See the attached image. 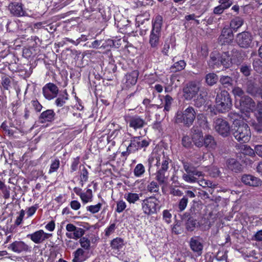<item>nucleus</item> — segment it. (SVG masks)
<instances>
[{
  "mask_svg": "<svg viewBox=\"0 0 262 262\" xmlns=\"http://www.w3.org/2000/svg\"><path fill=\"white\" fill-rule=\"evenodd\" d=\"M236 42L242 48H248L253 45V37L249 32H243L237 34Z\"/></svg>",
  "mask_w": 262,
  "mask_h": 262,
  "instance_id": "9d476101",
  "label": "nucleus"
},
{
  "mask_svg": "<svg viewBox=\"0 0 262 262\" xmlns=\"http://www.w3.org/2000/svg\"><path fill=\"white\" fill-rule=\"evenodd\" d=\"M243 150L244 154L251 156H254L255 155V150L252 149L248 145H244V148H243Z\"/></svg>",
  "mask_w": 262,
  "mask_h": 262,
  "instance_id": "4d7b16f0",
  "label": "nucleus"
},
{
  "mask_svg": "<svg viewBox=\"0 0 262 262\" xmlns=\"http://www.w3.org/2000/svg\"><path fill=\"white\" fill-rule=\"evenodd\" d=\"M196 225V221L192 218H189L186 224V228L188 231H193Z\"/></svg>",
  "mask_w": 262,
  "mask_h": 262,
  "instance_id": "de8ad7c7",
  "label": "nucleus"
},
{
  "mask_svg": "<svg viewBox=\"0 0 262 262\" xmlns=\"http://www.w3.org/2000/svg\"><path fill=\"white\" fill-rule=\"evenodd\" d=\"M169 159L163 152H152L148 159V172H154L156 169V179L160 184L165 183L167 179V171L169 168Z\"/></svg>",
  "mask_w": 262,
  "mask_h": 262,
  "instance_id": "f257e3e1",
  "label": "nucleus"
},
{
  "mask_svg": "<svg viewBox=\"0 0 262 262\" xmlns=\"http://www.w3.org/2000/svg\"><path fill=\"white\" fill-rule=\"evenodd\" d=\"M149 145V141L141 137H134L131 138L129 145V150L135 152L138 150H145V148Z\"/></svg>",
  "mask_w": 262,
  "mask_h": 262,
  "instance_id": "1a4fd4ad",
  "label": "nucleus"
},
{
  "mask_svg": "<svg viewBox=\"0 0 262 262\" xmlns=\"http://www.w3.org/2000/svg\"><path fill=\"white\" fill-rule=\"evenodd\" d=\"M243 23L244 20L242 18L236 17L231 21L230 27L233 30L236 31L243 25Z\"/></svg>",
  "mask_w": 262,
  "mask_h": 262,
  "instance_id": "2f4dec72",
  "label": "nucleus"
},
{
  "mask_svg": "<svg viewBox=\"0 0 262 262\" xmlns=\"http://www.w3.org/2000/svg\"><path fill=\"white\" fill-rule=\"evenodd\" d=\"M126 207V203L123 200L119 201L117 203V208L116 211L118 213L122 212Z\"/></svg>",
  "mask_w": 262,
  "mask_h": 262,
  "instance_id": "603ef678",
  "label": "nucleus"
},
{
  "mask_svg": "<svg viewBox=\"0 0 262 262\" xmlns=\"http://www.w3.org/2000/svg\"><path fill=\"white\" fill-rule=\"evenodd\" d=\"M191 141L192 139H191L189 136H185L182 139V144L186 147H189L191 145Z\"/></svg>",
  "mask_w": 262,
  "mask_h": 262,
  "instance_id": "e2e57ef3",
  "label": "nucleus"
},
{
  "mask_svg": "<svg viewBox=\"0 0 262 262\" xmlns=\"http://www.w3.org/2000/svg\"><path fill=\"white\" fill-rule=\"evenodd\" d=\"M233 135L235 139L239 142L246 143L251 138V133L249 126L243 121H234Z\"/></svg>",
  "mask_w": 262,
  "mask_h": 262,
  "instance_id": "7ed1b4c3",
  "label": "nucleus"
},
{
  "mask_svg": "<svg viewBox=\"0 0 262 262\" xmlns=\"http://www.w3.org/2000/svg\"><path fill=\"white\" fill-rule=\"evenodd\" d=\"M214 128L220 135L227 136L230 133V126L227 121L222 118H218L215 121Z\"/></svg>",
  "mask_w": 262,
  "mask_h": 262,
  "instance_id": "f8f14e48",
  "label": "nucleus"
},
{
  "mask_svg": "<svg viewBox=\"0 0 262 262\" xmlns=\"http://www.w3.org/2000/svg\"><path fill=\"white\" fill-rule=\"evenodd\" d=\"M162 20L161 16L157 15L152 21V29L150 32L149 40V42L152 48H155L159 45Z\"/></svg>",
  "mask_w": 262,
  "mask_h": 262,
  "instance_id": "39448f33",
  "label": "nucleus"
},
{
  "mask_svg": "<svg viewBox=\"0 0 262 262\" xmlns=\"http://www.w3.org/2000/svg\"><path fill=\"white\" fill-rule=\"evenodd\" d=\"M232 92L235 96L236 101L238 100V98H239L240 99L244 97L243 96L244 95L243 91L238 87L234 88L232 90Z\"/></svg>",
  "mask_w": 262,
  "mask_h": 262,
  "instance_id": "09e8293b",
  "label": "nucleus"
},
{
  "mask_svg": "<svg viewBox=\"0 0 262 262\" xmlns=\"http://www.w3.org/2000/svg\"><path fill=\"white\" fill-rule=\"evenodd\" d=\"M124 245L123 240L119 237L114 238L112 241L111 243L112 249L114 250H117V251L122 249Z\"/></svg>",
  "mask_w": 262,
  "mask_h": 262,
  "instance_id": "c85d7f7f",
  "label": "nucleus"
},
{
  "mask_svg": "<svg viewBox=\"0 0 262 262\" xmlns=\"http://www.w3.org/2000/svg\"><path fill=\"white\" fill-rule=\"evenodd\" d=\"M197 120L200 126H205L207 123V120L205 116L202 114H198L196 116Z\"/></svg>",
  "mask_w": 262,
  "mask_h": 262,
  "instance_id": "13d9d810",
  "label": "nucleus"
},
{
  "mask_svg": "<svg viewBox=\"0 0 262 262\" xmlns=\"http://www.w3.org/2000/svg\"><path fill=\"white\" fill-rule=\"evenodd\" d=\"M172 217L171 214L169 212V211L167 210H164L163 211V220L166 222L167 224H169L171 223V219Z\"/></svg>",
  "mask_w": 262,
  "mask_h": 262,
  "instance_id": "864d4df0",
  "label": "nucleus"
},
{
  "mask_svg": "<svg viewBox=\"0 0 262 262\" xmlns=\"http://www.w3.org/2000/svg\"><path fill=\"white\" fill-rule=\"evenodd\" d=\"M59 165L60 161L59 160L55 159L54 161H53L51 164L49 173H51L52 172L56 171L59 167Z\"/></svg>",
  "mask_w": 262,
  "mask_h": 262,
  "instance_id": "49530a36",
  "label": "nucleus"
},
{
  "mask_svg": "<svg viewBox=\"0 0 262 262\" xmlns=\"http://www.w3.org/2000/svg\"><path fill=\"white\" fill-rule=\"evenodd\" d=\"M79 163V158L77 157L74 158L71 165V172L75 171L78 169V166Z\"/></svg>",
  "mask_w": 262,
  "mask_h": 262,
  "instance_id": "bf43d9fd",
  "label": "nucleus"
},
{
  "mask_svg": "<svg viewBox=\"0 0 262 262\" xmlns=\"http://www.w3.org/2000/svg\"><path fill=\"white\" fill-rule=\"evenodd\" d=\"M205 80L207 84L209 85H213L217 81L218 77L213 73H208L206 75Z\"/></svg>",
  "mask_w": 262,
  "mask_h": 262,
  "instance_id": "e433bc0d",
  "label": "nucleus"
},
{
  "mask_svg": "<svg viewBox=\"0 0 262 262\" xmlns=\"http://www.w3.org/2000/svg\"><path fill=\"white\" fill-rule=\"evenodd\" d=\"M216 108L219 112L224 113L228 111L232 106V102L228 92L222 91L217 94L216 100Z\"/></svg>",
  "mask_w": 262,
  "mask_h": 262,
  "instance_id": "423d86ee",
  "label": "nucleus"
},
{
  "mask_svg": "<svg viewBox=\"0 0 262 262\" xmlns=\"http://www.w3.org/2000/svg\"><path fill=\"white\" fill-rule=\"evenodd\" d=\"M196 117V112L192 106H188L183 111H178L174 117L175 122L191 126Z\"/></svg>",
  "mask_w": 262,
  "mask_h": 262,
  "instance_id": "20e7f679",
  "label": "nucleus"
},
{
  "mask_svg": "<svg viewBox=\"0 0 262 262\" xmlns=\"http://www.w3.org/2000/svg\"><path fill=\"white\" fill-rule=\"evenodd\" d=\"M183 96L185 99L190 100L194 98V105L200 107L203 105L206 100L207 92L202 88L199 81H191L183 89Z\"/></svg>",
  "mask_w": 262,
  "mask_h": 262,
  "instance_id": "f03ea898",
  "label": "nucleus"
},
{
  "mask_svg": "<svg viewBox=\"0 0 262 262\" xmlns=\"http://www.w3.org/2000/svg\"><path fill=\"white\" fill-rule=\"evenodd\" d=\"M204 145L208 150H213L216 148L217 144L213 136L207 135L204 137Z\"/></svg>",
  "mask_w": 262,
  "mask_h": 262,
  "instance_id": "393cba45",
  "label": "nucleus"
},
{
  "mask_svg": "<svg viewBox=\"0 0 262 262\" xmlns=\"http://www.w3.org/2000/svg\"><path fill=\"white\" fill-rule=\"evenodd\" d=\"M173 98L169 95H167L164 98V111L168 112L170 110L173 102Z\"/></svg>",
  "mask_w": 262,
  "mask_h": 262,
  "instance_id": "58836bf2",
  "label": "nucleus"
},
{
  "mask_svg": "<svg viewBox=\"0 0 262 262\" xmlns=\"http://www.w3.org/2000/svg\"><path fill=\"white\" fill-rule=\"evenodd\" d=\"M68 99V97H64L63 96L62 97H59L55 100V104L58 107L62 106L64 104L66 103V100Z\"/></svg>",
  "mask_w": 262,
  "mask_h": 262,
  "instance_id": "052dcab7",
  "label": "nucleus"
},
{
  "mask_svg": "<svg viewBox=\"0 0 262 262\" xmlns=\"http://www.w3.org/2000/svg\"><path fill=\"white\" fill-rule=\"evenodd\" d=\"M186 62L183 60H181L176 62L170 68L172 72H177L182 71L186 67Z\"/></svg>",
  "mask_w": 262,
  "mask_h": 262,
  "instance_id": "473e14b6",
  "label": "nucleus"
},
{
  "mask_svg": "<svg viewBox=\"0 0 262 262\" xmlns=\"http://www.w3.org/2000/svg\"><path fill=\"white\" fill-rule=\"evenodd\" d=\"M147 190L151 193L157 192L159 190V186L157 182L155 181H151L147 185Z\"/></svg>",
  "mask_w": 262,
  "mask_h": 262,
  "instance_id": "37998d69",
  "label": "nucleus"
},
{
  "mask_svg": "<svg viewBox=\"0 0 262 262\" xmlns=\"http://www.w3.org/2000/svg\"><path fill=\"white\" fill-rule=\"evenodd\" d=\"M139 76V72L136 71H133L129 73H127L125 77V84L127 87H130L134 85L137 81Z\"/></svg>",
  "mask_w": 262,
  "mask_h": 262,
  "instance_id": "4be33fe9",
  "label": "nucleus"
},
{
  "mask_svg": "<svg viewBox=\"0 0 262 262\" xmlns=\"http://www.w3.org/2000/svg\"><path fill=\"white\" fill-rule=\"evenodd\" d=\"M247 92L253 95H255L257 93H259L258 88L251 82H249L248 84Z\"/></svg>",
  "mask_w": 262,
  "mask_h": 262,
  "instance_id": "a18cd8bd",
  "label": "nucleus"
},
{
  "mask_svg": "<svg viewBox=\"0 0 262 262\" xmlns=\"http://www.w3.org/2000/svg\"><path fill=\"white\" fill-rule=\"evenodd\" d=\"M145 172L144 166L141 164H138L134 169V174L137 178L141 177Z\"/></svg>",
  "mask_w": 262,
  "mask_h": 262,
  "instance_id": "c9c22d12",
  "label": "nucleus"
},
{
  "mask_svg": "<svg viewBox=\"0 0 262 262\" xmlns=\"http://www.w3.org/2000/svg\"><path fill=\"white\" fill-rule=\"evenodd\" d=\"M227 9L225 7L222 6L221 4L215 7L213 10V13L215 14H222L225 10Z\"/></svg>",
  "mask_w": 262,
  "mask_h": 262,
  "instance_id": "69168bd1",
  "label": "nucleus"
},
{
  "mask_svg": "<svg viewBox=\"0 0 262 262\" xmlns=\"http://www.w3.org/2000/svg\"><path fill=\"white\" fill-rule=\"evenodd\" d=\"M242 181L245 184L252 187H258L262 183L259 178L250 174L244 175L242 178Z\"/></svg>",
  "mask_w": 262,
  "mask_h": 262,
  "instance_id": "412c9836",
  "label": "nucleus"
},
{
  "mask_svg": "<svg viewBox=\"0 0 262 262\" xmlns=\"http://www.w3.org/2000/svg\"><path fill=\"white\" fill-rule=\"evenodd\" d=\"M199 184L200 186L203 187H209V188H214L216 186L215 184H213L210 181H207L205 180H202L199 181Z\"/></svg>",
  "mask_w": 262,
  "mask_h": 262,
  "instance_id": "3c124183",
  "label": "nucleus"
},
{
  "mask_svg": "<svg viewBox=\"0 0 262 262\" xmlns=\"http://www.w3.org/2000/svg\"><path fill=\"white\" fill-rule=\"evenodd\" d=\"M31 104L37 112H40L42 108V105L37 100H32Z\"/></svg>",
  "mask_w": 262,
  "mask_h": 262,
  "instance_id": "0e129e2a",
  "label": "nucleus"
},
{
  "mask_svg": "<svg viewBox=\"0 0 262 262\" xmlns=\"http://www.w3.org/2000/svg\"><path fill=\"white\" fill-rule=\"evenodd\" d=\"M58 87L53 83L46 84L42 88V93L44 97L48 100L55 98L58 93Z\"/></svg>",
  "mask_w": 262,
  "mask_h": 262,
  "instance_id": "4468645a",
  "label": "nucleus"
},
{
  "mask_svg": "<svg viewBox=\"0 0 262 262\" xmlns=\"http://www.w3.org/2000/svg\"><path fill=\"white\" fill-rule=\"evenodd\" d=\"M228 168L235 172L239 171L241 169V165L235 159H230L227 161Z\"/></svg>",
  "mask_w": 262,
  "mask_h": 262,
  "instance_id": "bb28decb",
  "label": "nucleus"
},
{
  "mask_svg": "<svg viewBox=\"0 0 262 262\" xmlns=\"http://www.w3.org/2000/svg\"><path fill=\"white\" fill-rule=\"evenodd\" d=\"M93 192L91 189H87L85 192L80 194V199L84 204L91 202L93 200Z\"/></svg>",
  "mask_w": 262,
  "mask_h": 262,
  "instance_id": "c756f323",
  "label": "nucleus"
},
{
  "mask_svg": "<svg viewBox=\"0 0 262 262\" xmlns=\"http://www.w3.org/2000/svg\"><path fill=\"white\" fill-rule=\"evenodd\" d=\"M55 115V114L52 110H47L40 114L39 120L42 123L51 122L54 120Z\"/></svg>",
  "mask_w": 262,
  "mask_h": 262,
  "instance_id": "b1692460",
  "label": "nucleus"
},
{
  "mask_svg": "<svg viewBox=\"0 0 262 262\" xmlns=\"http://www.w3.org/2000/svg\"><path fill=\"white\" fill-rule=\"evenodd\" d=\"M239 54L236 50L232 51V57H230L228 52H224L220 55L221 64L225 68H229L233 63L237 64L239 63Z\"/></svg>",
  "mask_w": 262,
  "mask_h": 262,
  "instance_id": "6e6552de",
  "label": "nucleus"
},
{
  "mask_svg": "<svg viewBox=\"0 0 262 262\" xmlns=\"http://www.w3.org/2000/svg\"><path fill=\"white\" fill-rule=\"evenodd\" d=\"M66 229L67 231L66 233L67 237L75 240L81 238L85 233L83 229L77 227L71 223H69L66 225Z\"/></svg>",
  "mask_w": 262,
  "mask_h": 262,
  "instance_id": "9b49d317",
  "label": "nucleus"
},
{
  "mask_svg": "<svg viewBox=\"0 0 262 262\" xmlns=\"http://www.w3.org/2000/svg\"><path fill=\"white\" fill-rule=\"evenodd\" d=\"M10 79L7 77H4L2 78V84L4 89L8 90L10 86Z\"/></svg>",
  "mask_w": 262,
  "mask_h": 262,
  "instance_id": "680f3d73",
  "label": "nucleus"
},
{
  "mask_svg": "<svg viewBox=\"0 0 262 262\" xmlns=\"http://www.w3.org/2000/svg\"><path fill=\"white\" fill-rule=\"evenodd\" d=\"M209 174L213 178L219 177L220 171L216 167L212 166L208 169Z\"/></svg>",
  "mask_w": 262,
  "mask_h": 262,
  "instance_id": "8fccbe9b",
  "label": "nucleus"
},
{
  "mask_svg": "<svg viewBox=\"0 0 262 262\" xmlns=\"http://www.w3.org/2000/svg\"><path fill=\"white\" fill-rule=\"evenodd\" d=\"M210 67L215 68L221 66L220 62V54L217 52L212 53L210 55V58L208 61Z\"/></svg>",
  "mask_w": 262,
  "mask_h": 262,
  "instance_id": "a878e982",
  "label": "nucleus"
},
{
  "mask_svg": "<svg viewBox=\"0 0 262 262\" xmlns=\"http://www.w3.org/2000/svg\"><path fill=\"white\" fill-rule=\"evenodd\" d=\"M188 204V199L186 196H184L179 201L178 207L180 211H183L185 209Z\"/></svg>",
  "mask_w": 262,
  "mask_h": 262,
  "instance_id": "c03bdc74",
  "label": "nucleus"
},
{
  "mask_svg": "<svg viewBox=\"0 0 262 262\" xmlns=\"http://www.w3.org/2000/svg\"><path fill=\"white\" fill-rule=\"evenodd\" d=\"M70 206L73 209L75 210H77L80 208L81 205L78 201L74 200L71 201L70 203Z\"/></svg>",
  "mask_w": 262,
  "mask_h": 262,
  "instance_id": "338daca9",
  "label": "nucleus"
},
{
  "mask_svg": "<svg viewBox=\"0 0 262 262\" xmlns=\"http://www.w3.org/2000/svg\"><path fill=\"white\" fill-rule=\"evenodd\" d=\"M206 2L204 0H192V6H195V9L205 11L206 10Z\"/></svg>",
  "mask_w": 262,
  "mask_h": 262,
  "instance_id": "f704fd0d",
  "label": "nucleus"
},
{
  "mask_svg": "<svg viewBox=\"0 0 262 262\" xmlns=\"http://www.w3.org/2000/svg\"><path fill=\"white\" fill-rule=\"evenodd\" d=\"M8 7L11 13L14 16L20 17L28 15L21 4L12 3L9 5Z\"/></svg>",
  "mask_w": 262,
  "mask_h": 262,
  "instance_id": "aec40b11",
  "label": "nucleus"
},
{
  "mask_svg": "<svg viewBox=\"0 0 262 262\" xmlns=\"http://www.w3.org/2000/svg\"><path fill=\"white\" fill-rule=\"evenodd\" d=\"M142 193L128 192L124 194V199L130 204H135L139 200Z\"/></svg>",
  "mask_w": 262,
  "mask_h": 262,
  "instance_id": "cd10ccee",
  "label": "nucleus"
},
{
  "mask_svg": "<svg viewBox=\"0 0 262 262\" xmlns=\"http://www.w3.org/2000/svg\"><path fill=\"white\" fill-rule=\"evenodd\" d=\"M102 204L98 203L95 205H90L86 207V210L90 212L91 213L94 214L98 212L101 209Z\"/></svg>",
  "mask_w": 262,
  "mask_h": 262,
  "instance_id": "79ce46f5",
  "label": "nucleus"
},
{
  "mask_svg": "<svg viewBox=\"0 0 262 262\" xmlns=\"http://www.w3.org/2000/svg\"><path fill=\"white\" fill-rule=\"evenodd\" d=\"M195 174H193L192 173H184L182 176L183 179L188 183H193L197 181V178Z\"/></svg>",
  "mask_w": 262,
  "mask_h": 262,
  "instance_id": "ea45409f",
  "label": "nucleus"
},
{
  "mask_svg": "<svg viewBox=\"0 0 262 262\" xmlns=\"http://www.w3.org/2000/svg\"><path fill=\"white\" fill-rule=\"evenodd\" d=\"M192 141L194 144L198 147H201L204 145V137L203 133L199 129L192 128Z\"/></svg>",
  "mask_w": 262,
  "mask_h": 262,
  "instance_id": "a211bd4d",
  "label": "nucleus"
},
{
  "mask_svg": "<svg viewBox=\"0 0 262 262\" xmlns=\"http://www.w3.org/2000/svg\"><path fill=\"white\" fill-rule=\"evenodd\" d=\"M141 206L145 214L152 215L156 213L159 209V201L154 196H149L142 201Z\"/></svg>",
  "mask_w": 262,
  "mask_h": 262,
  "instance_id": "0eeeda50",
  "label": "nucleus"
},
{
  "mask_svg": "<svg viewBox=\"0 0 262 262\" xmlns=\"http://www.w3.org/2000/svg\"><path fill=\"white\" fill-rule=\"evenodd\" d=\"M74 256L73 262H82L85 259L84 251L81 248L77 249L74 253Z\"/></svg>",
  "mask_w": 262,
  "mask_h": 262,
  "instance_id": "7c9ffc66",
  "label": "nucleus"
},
{
  "mask_svg": "<svg viewBox=\"0 0 262 262\" xmlns=\"http://www.w3.org/2000/svg\"><path fill=\"white\" fill-rule=\"evenodd\" d=\"M145 124V120L137 116L132 117L129 120V126L136 130L143 127Z\"/></svg>",
  "mask_w": 262,
  "mask_h": 262,
  "instance_id": "5701e85b",
  "label": "nucleus"
},
{
  "mask_svg": "<svg viewBox=\"0 0 262 262\" xmlns=\"http://www.w3.org/2000/svg\"><path fill=\"white\" fill-rule=\"evenodd\" d=\"M8 248L16 253H27L31 251V248L22 241H15L10 244Z\"/></svg>",
  "mask_w": 262,
  "mask_h": 262,
  "instance_id": "ddd939ff",
  "label": "nucleus"
},
{
  "mask_svg": "<svg viewBox=\"0 0 262 262\" xmlns=\"http://www.w3.org/2000/svg\"><path fill=\"white\" fill-rule=\"evenodd\" d=\"M79 243L82 248L85 250H89L90 248V241L86 237L80 238Z\"/></svg>",
  "mask_w": 262,
  "mask_h": 262,
  "instance_id": "a19ab883",
  "label": "nucleus"
},
{
  "mask_svg": "<svg viewBox=\"0 0 262 262\" xmlns=\"http://www.w3.org/2000/svg\"><path fill=\"white\" fill-rule=\"evenodd\" d=\"M255 154L262 158V145H257L254 147Z\"/></svg>",
  "mask_w": 262,
  "mask_h": 262,
  "instance_id": "774afa93",
  "label": "nucleus"
},
{
  "mask_svg": "<svg viewBox=\"0 0 262 262\" xmlns=\"http://www.w3.org/2000/svg\"><path fill=\"white\" fill-rule=\"evenodd\" d=\"M239 101L242 111L249 112L255 110V103L249 97L242 98Z\"/></svg>",
  "mask_w": 262,
  "mask_h": 262,
  "instance_id": "f3484780",
  "label": "nucleus"
},
{
  "mask_svg": "<svg viewBox=\"0 0 262 262\" xmlns=\"http://www.w3.org/2000/svg\"><path fill=\"white\" fill-rule=\"evenodd\" d=\"M50 236V234L45 232L42 230H39L32 234L27 235V237H29L35 244L42 243L46 239H48Z\"/></svg>",
  "mask_w": 262,
  "mask_h": 262,
  "instance_id": "dca6fc26",
  "label": "nucleus"
},
{
  "mask_svg": "<svg viewBox=\"0 0 262 262\" xmlns=\"http://www.w3.org/2000/svg\"><path fill=\"white\" fill-rule=\"evenodd\" d=\"M233 39V35L232 31L228 28H224L221 35L219 38V40L221 45L230 43Z\"/></svg>",
  "mask_w": 262,
  "mask_h": 262,
  "instance_id": "6ab92c4d",
  "label": "nucleus"
},
{
  "mask_svg": "<svg viewBox=\"0 0 262 262\" xmlns=\"http://www.w3.org/2000/svg\"><path fill=\"white\" fill-rule=\"evenodd\" d=\"M232 80L229 76H222L220 79V82L225 86L230 85L231 84Z\"/></svg>",
  "mask_w": 262,
  "mask_h": 262,
  "instance_id": "5fc2aeb1",
  "label": "nucleus"
},
{
  "mask_svg": "<svg viewBox=\"0 0 262 262\" xmlns=\"http://www.w3.org/2000/svg\"><path fill=\"white\" fill-rule=\"evenodd\" d=\"M183 167L184 170L186 172V173H192L193 174H195V176H197L198 177H200L203 176L202 172L196 170L194 167H192L188 163H184Z\"/></svg>",
  "mask_w": 262,
  "mask_h": 262,
  "instance_id": "72a5a7b5",
  "label": "nucleus"
},
{
  "mask_svg": "<svg viewBox=\"0 0 262 262\" xmlns=\"http://www.w3.org/2000/svg\"><path fill=\"white\" fill-rule=\"evenodd\" d=\"M116 229V225L113 223L111 224L105 230V235L107 236H109L110 235L113 234Z\"/></svg>",
  "mask_w": 262,
  "mask_h": 262,
  "instance_id": "6e6d98bb",
  "label": "nucleus"
},
{
  "mask_svg": "<svg viewBox=\"0 0 262 262\" xmlns=\"http://www.w3.org/2000/svg\"><path fill=\"white\" fill-rule=\"evenodd\" d=\"M189 246L191 249L197 255L200 256L202 253L203 249V245L201 239L198 236L192 237L189 241Z\"/></svg>",
  "mask_w": 262,
  "mask_h": 262,
  "instance_id": "2eb2a0df",
  "label": "nucleus"
},
{
  "mask_svg": "<svg viewBox=\"0 0 262 262\" xmlns=\"http://www.w3.org/2000/svg\"><path fill=\"white\" fill-rule=\"evenodd\" d=\"M81 166H80V168H81ZM80 184L82 186L84 184V183L86 182L88 180L89 172L84 166H82V168L80 169Z\"/></svg>",
  "mask_w": 262,
  "mask_h": 262,
  "instance_id": "4c0bfd02",
  "label": "nucleus"
}]
</instances>
